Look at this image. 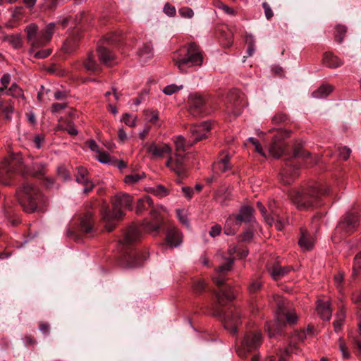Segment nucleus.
<instances>
[{
  "mask_svg": "<svg viewBox=\"0 0 361 361\" xmlns=\"http://www.w3.org/2000/svg\"><path fill=\"white\" fill-rule=\"evenodd\" d=\"M18 194L19 202L27 213L44 212L48 207V199L39 188L32 183H23L19 188Z\"/></svg>",
  "mask_w": 361,
  "mask_h": 361,
  "instance_id": "f257e3e1",
  "label": "nucleus"
},
{
  "mask_svg": "<svg viewBox=\"0 0 361 361\" xmlns=\"http://www.w3.org/2000/svg\"><path fill=\"white\" fill-rule=\"evenodd\" d=\"M203 52L195 42H190L173 53L172 60L183 73L192 67H200L203 63Z\"/></svg>",
  "mask_w": 361,
  "mask_h": 361,
  "instance_id": "f03ea898",
  "label": "nucleus"
},
{
  "mask_svg": "<svg viewBox=\"0 0 361 361\" xmlns=\"http://www.w3.org/2000/svg\"><path fill=\"white\" fill-rule=\"evenodd\" d=\"M326 193L327 190L326 189L321 188V186L316 183L301 192H295V195H292V200L298 209L300 210L308 209L319 206L321 197Z\"/></svg>",
  "mask_w": 361,
  "mask_h": 361,
  "instance_id": "7ed1b4c3",
  "label": "nucleus"
},
{
  "mask_svg": "<svg viewBox=\"0 0 361 361\" xmlns=\"http://www.w3.org/2000/svg\"><path fill=\"white\" fill-rule=\"evenodd\" d=\"M310 157V154L302 147L295 148L293 157L285 160L284 166L280 173L281 181L287 185L292 183L299 175L298 159H302L306 164H310L307 161Z\"/></svg>",
  "mask_w": 361,
  "mask_h": 361,
  "instance_id": "20e7f679",
  "label": "nucleus"
},
{
  "mask_svg": "<svg viewBox=\"0 0 361 361\" xmlns=\"http://www.w3.org/2000/svg\"><path fill=\"white\" fill-rule=\"evenodd\" d=\"M16 171H20L23 174L42 179L46 174V166L42 163H33L31 166L23 169L21 159H12L7 165L1 168L0 173L2 175L5 173L7 174L8 178H11L12 173Z\"/></svg>",
  "mask_w": 361,
  "mask_h": 361,
  "instance_id": "39448f33",
  "label": "nucleus"
},
{
  "mask_svg": "<svg viewBox=\"0 0 361 361\" xmlns=\"http://www.w3.org/2000/svg\"><path fill=\"white\" fill-rule=\"evenodd\" d=\"M133 202V196L126 193L118 194L112 201V214H110L109 211L106 209L102 212L103 218L106 221H110L112 218L116 219H122L125 215L123 209L131 210Z\"/></svg>",
  "mask_w": 361,
  "mask_h": 361,
  "instance_id": "423d86ee",
  "label": "nucleus"
},
{
  "mask_svg": "<svg viewBox=\"0 0 361 361\" xmlns=\"http://www.w3.org/2000/svg\"><path fill=\"white\" fill-rule=\"evenodd\" d=\"M186 157L179 152L171 153L165 166L173 172L178 178H184L188 175V167L185 163Z\"/></svg>",
  "mask_w": 361,
  "mask_h": 361,
  "instance_id": "0eeeda50",
  "label": "nucleus"
},
{
  "mask_svg": "<svg viewBox=\"0 0 361 361\" xmlns=\"http://www.w3.org/2000/svg\"><path fill=\"white\" fill-rule=\"evenodd\" d=\"M262 343V338L260 332L247 333L242 342V345L238 349L237 353L240 357H245L247 353L257 349L261 345Z\"/></svg>",
  "mask_w": 361,
  "mask_h": 361,
  "instance_id": "6e6552de",
  "label": "nucleus"
},
{
  "mask_svg": "<svg viewBox=\"0 0 361 361\" xmlns=\"http://www.w3.org/2000/svg\"><path fill=\"white\" fill-rule=\"evenodd\" d=\"M358 222L359 217L357 213H347L336 226V233H340L341 237H345L356 231Z\"/></svg>",
  "mask_w": 361,
  "mask_h": 361,
  "instance_id": "1a4fd4ad",
  "label": "nucleus"
},
{
  "mask_svg": "<svg viewBox=\"0 0 361 361\" xmlns=\"http://www.w3.org/2000/svg\"><path fill=\"white\" fill-rule=\"evenodd\" d=\"M290 132L283 130L276 131L269 147V152L274 158H279L284 152L286 145L283 140L289 137Z\"/></svg>",
  "mask_w": 361,
  "mask_h": 361,
  "instance_id": "9d476101",
  "label": "nucleus"
},
{
  "mask_svg": "<svg viewBox=\"0 0 361 361\" xmlns=\"http://www.w3.org/2000/svg\"><path fill=\"white\" fill-rule=\"evenodd\" d=\"M205 104L206 98L203 95L197 92L190 94L188 99V111L193 116H202Z\"/></svg>",
  "mask_w": 361,
  "mask_h": 361,
  "instance_id": "9b49d317",
  "label": "nucleus"
},
{
  "mask_svg": "<svg viewBox=\"0 0 361 361\" xmlns=\"http://www.w3.org/2000/svg\"><path fill=\"white\" fill-rule=\"evenodd\" d=\"M278 311L276 312V320L279 327L284 325L286 322L293 324L298 319V317L295 311L286 312L283 310V305H281L282 299L279 296H276Z\"/></svg>",
  "mask_w": 361,
  "mask_h": 361,
  "instance_id": "f8f14e48",
  "label": "nucleus"
},
{
  "mask_svg": "<svg viewBox=\"0 0 361 361\" xmlns=\"http://www.w3.org/2000/svg\"><path fill=\"white\" fill-rule=\"evenodd\" d=\"M211 129V124L208 121L202 122L201 124L193 125L190 127V138L194 144L207 137V133Z\"/></svg>",
  "mask_w": 361,
  "mask_h": 361,
  "instance_id": "ddd939ff",
  "label": "nucleus"
},
{
  "mask_svg": "<svg viewBox=\"0 0 361 361\" xmlns=\"http://www.w3.org/2000/svg\"><path fill=\"white\" fill-rule=\"evenodd\" d=\"M147 152L152 155V159L164 158L166 156L169 157L172 149L168 144L152 143L147 147Z\"/></svg>",
  "mask_w": 361,
  "mask_h": 361,
  "instance_id": "4468645a",
  "label": "nucleus"
},
{
  "mask_svg": "<svg viewBox=\"0 0 361 361\" xmlns=\"http://www.w3.org/2000/svg\"><path fill=\"white\" fill-rule=\"evenodd\" d=\"M141 236L140 228L133 225L125 231L123 238V240H120L119 242L123 245H129L138 242Z\"/></svg>",
  "mask_w": 361,
  "mask_h": 361,
  "instance_id": "2eb2a0df",
  "label": "nucleus"
},
{
  "mask_svg": "<svg viewBox=\"0 0 361 361\" xmlns=\"http://www.w3.org/2000/svg\"><path fill=\"white\" fill-rule=\"evenodd\" d=\"M231 156L229 153L222 151L219 154V159L213 164V168L221 173H226L232 169L230 162Z\"/></svg>",
  "mask_w": 361,
  "mask_h": 361,
  "instance_id": "dca6fc26",
  "label": "nucleus"
},
{
  "mask_svg": "<svg viewBox=\"0 0 361 361\" xmlns=\"http://www.w3.org/2000/svg\"><path fill=\"white\" fill-rule=\"evenodd\" d=\"M25 31L26 32L27 42L32 47H40V39L38 34V26L35 23H31L26 26Z\"/></svg>",
  "mask_w": 361,
  "mask_h": 361,
  "instance_id": "f3484780",
  "label": "nucleus"
},
{
  "mask_svg": "<svg viewBox=\"0 0 361 361\" xmlns=\"http://www.w3.org/2000/svg\"><path fill=\"white\" fill-rule=\"evenodd\" d=\"M293 269V268L292 266L282 267L279 262L274 263L271 267L268 268L269 274L275 281H277L287 275Z\"/></svg>",
  "mask_w": 361,
  "mask_h": 361,
  "instance_id": "a211bd4d",
  "label": "nucleus"
},
{
  "mask_svg": "<svg viewBox=\"0 0 361 361\" xmlns=\"http://www.w3.org/2000/svg\"><path fill=\"white\" fill-rule=\"evenodd\" d=\"M216 297L218 303L224 305L226 302L235 298V293L232 287L226 286L224 289L216 293Z\"/></svg>",
  "mask_w": 361,
  "mask_h": 361,
  "instance_id": "6ab92c4d",
  "label": "nucleus"
},
{
  "mask_svg": "<svg viewBox=\"0 0 361 361\" xmlns=\"http://www.w3.org/2000/svg\"><path fill=\"white\" fill-rule=\"evenodd\" d=\"M145 259L146 257L142 254H140L137 251H133L128 256L125 257L126 264L123 265V267L127 268H135L140 267L142 264V262L144 260H145Z\"/></svg>",
  "mask_w": 361,
  "mask_h": 361,
  "instance_id": "aec40b11",
  "label": "nucleus"
},
{
  "mask_svg": "<svg viewBox=\"0 0 361 361\" xmlns=\"http://www.w3.org/2000/svg\"><path fill=\"white\" fill-rule=\"evenodd\" d=\"M316 311L324 320L329 321L331 317L332 310L330 307L329 301L318 300L317 302Z\"/></svg>",
  "mask_w": 361,
  "mask_h": 361,
  "instance_id": "412c9836",
  "label": "nucleus"
},
{
  "mask_svg": "<svg viewBox=\"0 0 361 361\" xmlns=\"http://www.w3.org/2000/svg\"><path fill=\"white\" fill-rule=\"evenodd\" d=\"M166 241L171 247H178L182 243V235L175 227H171L166 233Z\"/></svg>",
  "mask_w": 361,
  "mask_h": 361,
  "instance_id": "4be33fe9",
  "label": "nucleus"
},
{
  "mask_svg": "<svg viewBox=\"0 0 361 361\" xmlns=\"http://www.w3.org/2000/svg\"><path fill=\"white\" fill-rule=\"evenodd\" d=\"M254 209L250 206H243L239 214H234V218L241 224L242 222H250L253 219Z\"/></svg>",
  "mask_w": 361,
  "mask_h": 361,
  "instance_id": "5701e85b",
  "label": "nucleus"
},
{
  "mask_svg": "<svg viewBox=\"0 0 361 361\" xmlns=\"http://www.w3.org/2000/svg\"><path fill=\"white\" fill-rule=\"evenodd\" d=\"M240 324V313L235 312L231 316H228L224 320V327L228 329L231 334H235L237 332V327Z\"/></svg>",
  "mask_w": 361,
  "mask_h": 361,
  "instance_id": "b1692460",
  "label": "nucleus"
},
{
  "mask_svg": "<svg viewBox=\"0 0 361 361\" xmlns=\"http://www.w3.org/2000/svg\"><path fill=\"white\" fill-rule=\"evenodd\" d=\"M83 66L90 73L96 74L102 71L101 66L96 61L92 52L88 53L87 58L83 61Z\"/></svg>",
  "mask_w": 361,
  "mask_h": 361,
  "instance_id": "393cba45",
  "label": "nucleus"
},
{
  "mask_svg": "<svg viewBox=\"0 0 361 361\" xmlns=\"http://www.w3.org/2000/svg\"><path fill=\"white\" fill-rule=\"evenodd\" d=\"M97 55L100 62L106 66H111L115 59L114 54L104 47H98Z\"/></svg>",
  "mask_w": 361,
  "mask_h": 361,
  "instance_id": "a878e982",
  "label": "nucleus"
},
{
  "mask_svg": "<svg viewBox=\"0 0 361 361\" xmlns=\"http://www.w3.org/2000/svg\"><path fill=\"white\" fill-rule=\"evenodd\" d=\"M240 226V223L234 218V214H231L226 221L224 232L227 235H233L239 230Z\"/></svg>",
  "mask_w": 361,
  "mask_h": 361,
  "instance_id": "bb28decb",
  "label": "nucleus"
},
{
  "mask_svg": "<svg viewBox=\"0 0 361 361\" xmlns=\"http://www.w3.org/2000/svg\"><path fill=\"white\" fill-rule=\"evenodd\" d=\"M323 64L329 68H336L343 65V61L331 52H325L322 59Z\"/></svg>",
  "mask_w": 361,
  "mask_h": 361,
  "instance_id": "cd10ccee",
  "label": "nucleus"
},
{
  "mask_svg": "<svg viewBox=\"0 0 361 361\" xmlns=\"http://www.w3.org/2000/svg\"><path fill=\"white\" fill-rule=\"evenodd\" d=\"M55 24L51 23L47 25L43 30L39 32L40 39V47L46 45L52 38V35L54 32Z\"/></svg>",
  "mask_w": 361,
  "mask_h": 361,
  "instance_id": "c85d7f7f",
  "label": "nucleus"
},
{
  "mask_svg": "<svg viewBox=\"0 0 361 361\" xmlns=\"http://www.w3.org/2000/svg\"><path fill=\"white\" fill-rule=\"evenodd\" d=\"M94 222L92 212H87L80 219V231L86 233L91 232Z\"/></svg>",
  "mask_w": 361,
  "mask_h": 361,
  "instance_id": "c756f323",
  "label": "nucleus"
},
{
  "mask_svg": "<svg viewBox=\"0 0 361 361\" xmlns=\"http://www.w3.org/2000/svg\"><path fill=\"white\" fill-rule=\"evenodd\" d=\"M174 144L176 146V152L179 153H180V152H185L189 147L195 145L194 142H192L190 138L187 140L181 135L176 137Z\"/></svg>",
  "mask_w": 361,
  "mask_h": 361,
  "instance_id": "7c9ffc66",
  "label": "nucleus"
},
{
  "mask_svg": "<svg viewBox=\"0 0 361 361\" xmlns=\"http://www.w3.org/2000/svg\"><path fill=\"white\" fill-rule=\"evenodd\" d=\"M79 43L80 39L78 36H71L66 39L62 49L66 53L71 54L78 49Z\"/></svg>",
  "mask_w": 361,
  "mask_h": 361,
  "instance_id": "2f4dec72",
  "label": "nucleus"
},
{
  "mask_svg": "<svg viewBox=\"0 0 361 361\" xmlns=\"http://www.w3.org/2000/svg\"><path fill=\"white\" fill-rule=\"evenodd\" d=\"M24 16L23 7L16 6L12 11L11 19L8 20L5 26L8 28L16 27L15 23L20 20Z\"/></svg>",
  "mask_w": 361,
  "mask_h": 361,
  "instance_id": "473e14b6",
  "label": "nucleus"
},
{
  "mask_svg": "<svg viewBox=\"0 0 361 361\" xmlns=\"http://www.w3.org/2000/svg\"><path fill=\"white\" fill-rule=\"evenodd\" d=\"M301 236L298 240V244L304 250H310L314 246V240L310 238L306 231L300 229Z\"/></svg>",
  "mask_w": 361,
  "mask_h": 361,
  "instance_id": "72a5a7b5",
  "label": "nucleus"
},
{
  "mask_svg": "<svg viewBox=\"0 0 361 361\" xmlns=\"http://www.w3.org/2000/svg\"><path fill=\"white\" fill-rule=\"evenodd\" d=\"M153 207V200L149 196H145L140 199L137 203L135 212L137 214H141L148 208Z\"/></svg>",
  "mask_w": 361,
  "mask_h": 361,
  "instance_id": "f704fd0d",
  "label": "nucleus"
},
{
  "mask_svg": "<svg viewBox=\"0 0 361 361\" xmlns=\"http://www.w3.org/2000/svg\"><path fill=\"white\" fill-rule=\"evenodd\" d=\"M334 90V87L329 84H323L317 90L312 92V97L316 99H322L329 95Z\"/></svg>",
  "mask_w": 361,
  "mask_h": 361,
  "instance_id": "c9c22d12",
  "label": "nucleus"
},
{
  "mask_svg": "<svg viewBox=\"0 0 361 361\" xmlns=\"http://www.w3.org/2000/svg\"><path fill=\"white\" fill-rule=\"evenodd\" d=\"M153 47L151 42L144 43L139 49L138 54L143 59H150L153 56Z\"/></svg>",
  "mask_w": 361,
  "mask_h": 361,
  "instance_id": "e433bc0d",
  "label": "nucleus"
},
{
  "mask_svg": "<svg viewBox=\"0 0 361 361\" xmlns=\"http://www.w3.org/2000/svg\"><path fill=\"white\" fill-rule=\"evenodd\" d=\"M161 225L160 223H152L148 221H145L140 226V232L142 231L149 233H157Z\"/></svg>",
  "mask_w": 361,
  "mask_h": 361,
  "instance_id": "4c0bfd02",
  "label": "nucleus"
},
{
  "mask_svg": "<svg viewBox=\"0 0 361 361\" xmlns=\"http://www.w3.org/2000/svg\"><path fill=\"white\" fill-rule=\"evenodd\" d=\"M4 41L9 42L14 49H20L23 46V40L20 34L4 36Z\"/></svg>",
  "mask_w": 361,
  "mask_h": 361,
  "instance_id": "58836bf2",
  "label": "nucleus"
},
{
  "mask_svg": "<svg viewBox=\"0 0 361 361\" xmlns=\"http://www.w3.org/2000/svg\"><path fill=\"white\" fill-rule=\"evenodd\" d=\"M65 1L66 0H44L41 6V9L44 11H53L59 4Z\"/></svg>",
  "mask_w": 361,
  "mask_h": 361,
  "instance_id": "ea45409f",
  "label": "nucleus"
},
{
  "mask_svg": "<svg viewBox=\"0 0 361 361\" xmlns=\"http://www.w3.org/2000/svg\"><path fill=\"white\" fill-rule=\"evenodd\" d=\"M145 178V173H132L129 175H126L124 178V182L130 185H133L137 183H138L140 180Z\"/></svg>",
  "mask_w": 361,
  "mask_h": 361,
  "instance_id": "a19ab883",
  "label": "nucleus"
},
{
  "mask_svg": "<svg viewBox=\"0 0 361 361\" xmlns=\"http://www.w3.org/2000/svg\"><path fill=\"white\" fill-rule=\"evenodd\" d=\"M6 94L16 98L21 97L23 99H25L23 90L15 82L11 85V86L6 92Z\"/></svg>",
  "mask_w": 361,
  "mask_h": 361,
  "instance_id": "79ce46f5",
  "label": "nucleus"
},
{
  "mask_svg": "<svg viewBox=\"0 0 361 361\" xmlns=\"http://www.w3.org/2000/svg\"><path fill=\"white\" fill-rule=\"evenodd\" d=\"M263 282L259 278L252 279L247 286V290L250 294L258 293L262 287Z\"/></svg>",
  "mask_w": 361,
  "mask_h": 361,
  "instance_id": "37998d69",
  "label": "nucleus"
},
{
  "mask_svg": "<svg viewBox=\"0 0 361 361\" xmlns=\"http://www.w3.org/2000/svg\"><path fill=\"white\" fill-rule=\"evenodd\" d=\"M87 179H89L87 169L82 166L78 167L77 173L75 174L76 182L81 184L82 183H84V181L87 180Z\"/></svg>",
  "mask_w": 361,
  "mask_h": 361,
  "instance_id": "c03bdc74",
  "label": "nucleus"
},
{
  "mask_svg": "<svg viewBox=\"0 0 361 361\" xmlns=\"http://www.w3.org/2000/svg\"><path fill=\"white\" fill-rule=\"evenodd\" d=\"M269 209L271 212V216H274V221L272 224V225L274 224V226L277 230L282 231L284 227V222L279 218V214L276 212L274 211V209L272 207V204L271 202L269 203Z\"/></svg>",
  "mask_w": 361,
  "mask_h": 361,
  "instance_id": "a18cd8bd",
  "label": "nucleus"
},
{
  "mask_svg": "<svg viewBox=\"0 0 361 361\" xmlns=\"http://www.w3.org/2000/svg\"><path fill=\"white\" fill-rule=\"evenodd\" d=\"M206 288V283L202 279H196L192 282V289L195 293L200 294Z\"/></svg>",
  "mask_w": 361,
  "mask_h": 361,
  "instance_id": "49530a36",
  "label": "nucleus"
},
{
  "mask_svg": "<svg viewBox=\"0 0 361 361\" xmlns=\"http://www.w3.org/2000/svg\"><path fill=\"white\" fill-rule=\"evenodd\" d=\"M0 109L5 114L6 118L7 119H10L11 115L13 114L14 111L13 105L11 102H8V104H5L4 102L0 99Z\"/></svg>",
  "mask_w": 361,
  "mask_h": 361,
  "instance_id": "de8ad7c7",
  "label": "nucleus"
},
{
  "mask_svg": "<svg viewBox=\"0 0 361 361\" xmlns=\"http://www.w3.org/2000/svg\"><path fill=\"white\" fill-rule=\"evenodd\" d=\"M34 48L35 47H32V49L30 50V54H33V56L36 59H45V58L48 57L49 56H50V54L52 52V49H42V50L35 52Z\"/></svg>",
  "mask_w": 361,
  "mask_h": 361,
  "instance_id": "09e8293b",
  "label": "nucleus"
},
{
  "mask_svg": "<svg viewBox=\"0 0 361 361\" xmlns=\"http://www.w3.org/2000/svg\"><path fill=\"white\" fill-rule=\"evenodd\" d=\"M257 207L258 208V209L259 210V212H261L262 215L264 216L266 222L270 225V226H272V224L274 223V216H268L267 215V210H266V208L262 204V202H258L257 203Z\"/></svg>",
  "mask_w": 361,
  "mask_h": 361,
  "instance_id": "8fccbe9b",
  "label": "nucleus"
},
{
  "mask_svg": "<svg viewBox=\"0 0 361 361\" xmlns=\"http://www.w3.org/2000/svg\"><path fill=\"white\" fill-rule=\"evenodd\" d=\"M346 27L344 25H338L336 26L335 38L338 43L343 42L345 35L346 33Z\"/></svg>",
  "mask_w": 361,
  "mask_h": 361,
  "instance_id": "3c124183",
  "label": "nucleus"
},
{
  "mask_svg": "<svg viewBox=\"0 0 361 361\" xmlns=\"http://www.w3.org/2000/svg\"><path fill=\"white\" fill-rule=\"evenodd\" d=\"M234 259L233 257H228L226 259V262L219 266L216 270L219 273H224L228 271L231 269L232 265L233 264Z\"/></svg>",
  "mask_w": 361,
  "mask_h": 361,
  "instance_id": "603ef678",
  "label": "nucleus"
},
{
  "mask_svg": "<svg viewBox=\"0 0 361 361\" xmlns=\"http://www.w3.org/2000/svg\"><path fill=\"white\" fill-rule=\"evenodd\" d=\"M178 13L181 17L185 18H191L194 16L192 9L187 6L179 8Z\"/></svg>",
  "mask_w": 361,
  "mask_h": 361,
  "instance_id": "864d4df0",
  "label": "nucleus"
},
{
  "mask_svg": "<svg viewBox=\"0 0 361 361\" xmlns=\"http://www.w3.org/2000/svg\"><path fill=\"white\" fill-rule=\"evenodd\" d=\"M97 159L99 162L103 164H111L113 162L110 154L105 152H99L98 153Z\"/></svg>",
  "mask_w": 361,
  "mask_h": 361,
  "instance_id": "5fc2aeb1",
  "label": "nucleus"
},
{
  "mask_svg": "<svg viewBox=\"0 0 361 361\" xmlns=\"http://www.w3.org/2000/svg\"><path fill=\"white\" fill-rule=\"evenodd\" d=\"M288 120L287 115L283 113H279L274 116L272 122L275 124L284 123Z\"/></svg>",
  "mask_w": 361,
  "mask_h": 361,
  "instance_id": "6e6d98bb",
  "label": "nucleus"
},
{
  "mask_svg": "<svg viewBox=\"0 0 361 361\" xmlns=\"http://www.w3.org/2000/svg\"><path fill=\"white\" fill-rule=\"evenodd\" d=\"M285 351L287 355L298 353V352L299 351V348L296 344V342L291 338V341L288 346L286 348Z\"/></svg>",
  "mask_w": 361,
  "mask_h": 361,
  "instance_id": "4d7b16f0",
  "label": "nucleus"
},
{
  "mask_svg": "<svg viewBox=\"0 0 361 361\" xmlns=\"http://www.w3.org/2000/svg\"><path fill=\"white\" fill-rule=\"evenodd\" d=\"M183 87L182 85L180 86H177L176 85H167L166 87H165L163 90V92L166 94V95H171L173 94V93L176 92L177 91H178L180 89H181Z\"/></svg>",
  "mask_w": 361,
  "mask_h": 361,
  "instance_id": "13d9d810",
  "label": "nucleus"
},
{
  "mask_svg": "<svg viewBox=\"0 0 361 361\" xmlns=\"http://www.w3.org/2000/svg\"><path fill=\"white\" fill-rule=\"evenodd\" d=\"M151 218L154 221V223H160V225L163 223V218L161 216V214L158 209H152L150 212Z\"/></svg>",
  "mask_w": 361,
  "mask_h": 361,
  "instance_id": "bf43d9fd",
  "label": "nucleus"
},
{
  "mask_svg": "<svg viewBox=\"0 0 361 361\" xmlns=\"http://www.w3.org/2000/svg\"><path fill=\"white\" fill-rule=\"evenodd\" d=\"M307 338L306 331L304 330L295 331L292 336V339L295 342H302Z\"/></svg>",
  "mask_w": 361,
  "mask_h": 361,
  "instance_id": "052dcab7",
  "label": "nucleus"
},
{
  "mask_svg": "<svg viewBox=\"0 0 361 361\" xmlns=\"http://www.w3.org/2000/svg\"><path fill=\"white\" fill-rule=\"evenodd\" d=\"M122 121L130 127L135 126V118H133L131 114L126 113L123 114Z\"/></svg>",
  "mask_w": 361,
  "mask_h": 361,
  "instance_id": "680f3d73",
  "label": "nucleus"
},
{
  "mask_svg": "<svg viewBox=\"0 0 361 361\" xmlns=\"http://www.w3.org/2000/svg\"><path fill=\"white\" fill-rule=\"evenodd\" d=\"M154 193L159 197H165L169 194V191L164 186L159 185L154 188Z\"/></svg>",
  "mask_w": 361,
  "mask_h": 361,
  "instance_id": "e2e57ef3",
  "label": "nucleus"
},
{
  "mask_svg": "<svg viewBox=\"0 0 361 361\" xmlns=\"http://www.w3.org/2000/svg\"><path fill=\"white\" fill-rule=\"evenodd\" d=\"M164 12L167 16L170 17H173L176 16V10L173 6H172L169 3H166L164 6Z\"/></svg>",
  "mask_w": 361,
  "mask_h": 361,
  "instance_id": "0e129e2a",
  "label": "nucleus"
},
{
  "mask_svg": "<svg viewBox=\"0 0 361 361\" xmlns=\"http://www.w3.org/2000/svg\"><path fill=\"white\" fill-rule=\"evenodd\" d=\"M338 344H339V349L342 353V355L344 358H349L350 357V353L348 350V348L345 345V343H344L343 340L340 338L338 340Z\"/></svg>",
  "mask_w": 361,
  "mask_h": 361,
  "instance_id": "69168bd1",
  "label": "nucleus"
},
{
  "mask_svg": "<svg viewBox=\"0 0 361 361\" xmlns=\"http://www.w3.org/2000/svg\"><path fill=\"white\" fill-rule=\"evenodd\" d=\"M360 269H361V251L355 257L353 268V273L356 274Z\"/></svg>",
  "mask_w": 361,
  "mask_h": 361,
  "instance_id": "338daca9",
  "label": "nucleus"
},
{
  "mask_svg": "<svg viewBox=\"0 0 361 361\" xmlns=\"http://www.w3.org/2000/svg\"><path fill=\"white\" fill-rule=\"evenodd\" d=\"M352 300L357 307H361V290H356L353 293Z\"/></svg>",
  "mask_w": 361,
  "mask_h": 361,
  "instance_id": "774afa93",
  "label": "nucleus"
}]
</instances>
